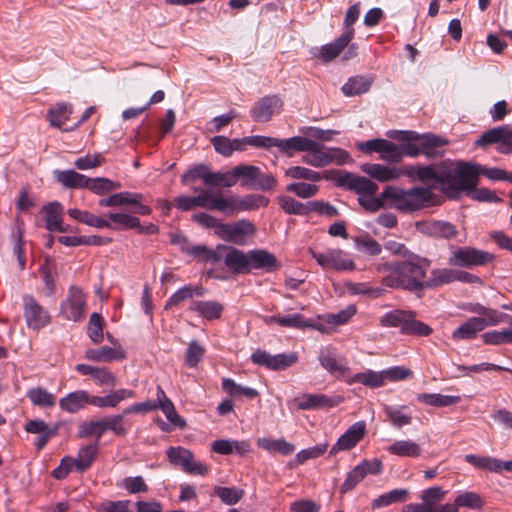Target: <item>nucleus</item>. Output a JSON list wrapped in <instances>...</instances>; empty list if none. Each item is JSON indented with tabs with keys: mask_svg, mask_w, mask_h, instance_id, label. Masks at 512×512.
Returning <instances> with one entry per match:
<instances>
[{
	"mask_svg": "<svg viewBox=\"0 0 512 512\" xmlns=\"http://www.w3.org/2000/svg\"><path fill=\"white\" fill-rule=\"evenodd\" d=\"M251 359L255 364L269 369L283 370L294 365L298 361V356L296 353L271 355L266 351L257 350L252 354Z\"/></svg>",
	"mask_w": 512,
	"mask_h": 512,
	"instance_id": "9b49d317",
	"label": "nucleus"
},
{
	"mask_svg": "<svg viewBox=\"0 0 512 512\" xmlns=\"http://www.w3.org/2000/svg\"><path fill=\"white\" fill-rule=\"evenodd\" d=\"M108 218L112 223L111 229L114 230H128L140 227L139 218L126 213H109Z\"/></svg>",
	"mask_w": 512,
	"mask_h": 512,
	"instance_id": "79ce46f5",
	"label": "nucleus"
},
{
	"mask_svg": "<svg viewBox=\"0 0 512 512\" xmlns=\"http://www.w3.org/2000/svg\"><path fill=\"white\" fill-rule=\"evenodd\" d=\"M351 41L352 39L349 36L341 34L333 42L323 45L315 54V57L328 63L337 58L347 47V50L344 52L343 59H352L357 55V48L354 44L349 45Z\"/></svg>",
	"mask_w": 512,
	"mask_h": 512,
	"instance_id": "9d476101",
	"label": "nucleus"
},
{
	"mask_svg": "<svg viewBox=\"0 0 512 512\" xmlns=\"http://www.w3.org/2000/svg\"><path fill=\"white\" fill-rule=\"evenodd\" d=\"M280 264L276 256L267 250L254 249L249 251V273L252 270L276 271Z\"/></svg>",
	"mask_w": 512,
	"mask_h": 512,
	"instance_id": "aec40b11",
	"label": "nucleus"
},
{
	"mask_svg": "<svg viewBox=\"0 0 512 512\" xmlns=\"http://www.w3.org/2000/svg\"><path fill=\"white\" fill-rule=\"evenodd\" d=\"M45 227L50 232H67L68 228L62 223V206L59 202H51L43 207Z\"/></svg>",
	"mask_w": 512,
	"mask_h": 512,
	"instance_id": "393cba45",
	"label": "nucleus"
},
{
	"mask_svg": "<svg viewBox=\"0 0 512 512\" xmlns=\"http://www.w3.org/2000/svg\"><path fill=\"white\" fill-rule=\"evenodd\" d=\"M396 139L401 141L402 156L417 157L424 154L427 158H437L443 155L439 148L448 142L434 134H418L414 131H395Z\"/></svg>",
	"mask_w": 512,
	"mask_h": 512,
	"instance_id": "20e7f679",
	"label": "nucleus"
},
{
	"mask_svg": "<svg viewBox=\"0 0 512 512\" xmlns=\"http://www.w3.org/2000/svg\"><path fill=\"white\" fill-rule=\"evenodd\" d=\"M56 179L64 187L69 189L87 188L89 178L74 170H64L57 172Z\"/></svg>",
	"mask_w": 512,
	"mask_h": 512,
	"instance_id": "72a5a7b5",
	"label": "nucleus"
},
{
	"mask_svg": "<svg viewBox=\"0 0 512 512\" xmlns=\"http://www.w3.org/2000/svg\"><path fill=\"white\" fill-rule=\"evenodd\" d=\"M351 382L361 383L371 388L382 387L385 384L383 371L375 372L366 370L364 372L356 373L352 376Z\"/></svg>",
	"mask_w": 512,
	"mask_h": 512,
	"instance_id": "58836bf2",
	"label": "nucleus"
},
{
	"mask_svg": "<svg viewBox=\"0 0 512 512\" xmlns=\"http://www.w3.org/2000/svg\"><path fill=\"white\" fill-rule=\"evenodd\" d=\"M237 180L243 179L242 185H249L252 187V183L256 181L259 176V167L254 165L240 164L234 167Z\"/></svg>",
	"mask_w": 512,
	"mask_h": 512,
	"instance_id": "338daca9",
	"label": "nucleus"
},
{
	"mask_svg": "<svg viewBox=\"0 0 512 512\" xmlns=\"http://www.w3.org/2000/svg\"><path fill=\"white\" fill-rule=\"evenodd\" d=\"M294 401L300 410H317L336 407L344 401V397L340 395L327 396L325 394L305 393Z\"/></svg>",
	"mask_w": 512,
	"mask_h": 512,
	"instance_id": "f8f14e48",
	"label": "nucleus"
},
{
	"mask_svg": "<svg viewBox=\"0 0 512 512\" xmlns=\"http://www.w3.org/2000/svg\"><path fill=\"white\" fill-rule=\"evenodd\" d=\"M410 311L395 309L384 314L380 319V325L383 327H400L401 332L409 317Z\"/></svg>",
	"mask_w": 512,
	"mask_h": 512,
	"instance_id": "603ef678",
	"label": "nucleus"
},
{
	"mask_svg": "<svg viewBox=\"0 0 512 512\" xmlns=\"http://www.w3.org/2000/svg\"><path fill=\"white\" fill-rule=\"evenodd\" d=\"M432 329L425 323L415 319V314L410 311L409 317L406 320L402 334L415 335V336H428Z\"/></svg>",
	"mask_w": 512,
	"mask_h": 512,
	"instance_id": "5fc2aeb1",
	"label": "nucleus"
},
{
	"mask_svg": "<svg viewBox=\"0 0 512 512\" xmlns=\"http://www.w3.org/2000/svg\"><path fill=\"white\" fill-rule=\"evenodd\" d=\"M407 409V406H401L398 408L392 406L384 407L385 414L389 418L390 422L396 427H402L411 423L412 416L404 412Z\"/></svg>",
	"mask_w": 512,
	"mask_h": 512,
	"instance_id": "6e6d98bb",
	"label": "nucleus"
},
{
	"mask_svg": "<svg viewBox=\"0 0 512 512\" xmlns=\"http://www.w3.org/2000/svg\"><path fill=\"white\" fill-rule=\"evenodd\" d=\"M278 204L287 214L301 216L308 215V202L302 203L290 196L283 195L278 197Z\"/></svg>",
	"mask_w": 512,
	"mask_h": 512,
	"instance_id": "8fccbe9b",
	"label": "nucleus"
},
{
	"mask_svg": "<svg viewBox=\"0 0 512 512\" xmlns=\"http://www.w3.org/2000/svg\"><path fill=\"white\" fill-rule=\"evenodd\" d=\"M60 312L67 320L80 322L86 315V298L79 287L72 286L66 299L61 303Z\"/></svg>",
	"mask_w": 512,
	"mask_h": 512,
	"instance_id": "6e6552de",
	"label": "nucleus"
},
{
	"mask_svg": "<svg viewBox=\"0 0 512 512\" xmlns=\"http://www.w3.org/2000/svg\"><path fill=\"white\" fill-rule=\"evenodd\" d=\"M374 194L361 195L358 197V203L368 212H377L382 208H387L386 200L382 197H373Z\"/></svg>",
	"mask_w": 512,
	"mask_h": 512,
	"instance_id": "774afa93",
	"label": "nucleus"
},
{
	"mask_svg": "<svg viewBox=\"0 0 512 512\" xmlns=\"http://www.w3.org/2000/svg\"><path fill=\"white\" fill-rule=\"evenodd\" d=\"M140 197L136 193L120 192L110 195L108 198L99 200V205L102 207H117L127 203H135Z\"/></svg>",
	"mask_w": 512,
	"mask_h": 512,
	"instance_id": "864d4df0",
	"label": "nucleus"
},
{
	"mask_svg": "<svg viewBox=\"0 0 512 512\" xmlns=\"http://www.w3.org/2000/svg\"><path fill=\"white\" fill-rule=\"evenodd\" d=\"M431 263L428 258L409 254L403 261L380 264L377 271L385 274L382 281L385 286L414 292L426 289V276Z\"/></svg>",
	"mask_w": 512,
	"mask_h": 512,
	"instance_id": "f03ea898",
	"label": "nucleus"
},
{
	"mask_svg": "<svg viewBox=\"0 0 512 512\" xmlns=\"http://www.w3.org/2000/svg\"><path fill=\"white\" fill-rule=\"evenodd\" d=\"M362 171L379 182L396 180L402 176V170L396 167H387L381 164H364Z\"/></svg>",
	"mask_w": 512,
	"mask_h": 512,
	"instance_id": "a878e982",
	"label": "nucleus"
},
{
	"mask_svg": "<svg viewBox=\"0 0 512 512\" xmlns=\"http://www.w3.org/2000/svg\"><path fill=\"white\" fill-rule=\"evenodd\" d=\"M121 187L119 182H114L108 178H89L87 189L97 195H104Z\"/></svg>",
	"mask_w": 512,
	"mask_h": 512,
	"instance_id": "3c124183",
	"label": "nucleus"
},
{
	"mask_svg": "<svg viewBox=\"0 0 512 512\" xmlns=\"http://www.w3.org/2000/svg\"><path fill=\"white\" fill-rule=\"evenodd\" d=\"M72 113V105L68 103H59L48 111V118L51 126L61 128L69 119Z\"/></svg>",
	"mask_w": 512,
	"mask_h": 512,
	"instance_id": "ea45409f",
	"label": "nucleus"
},
{
	"mask_svg": "<svg viewBox=\"0 0 512 512\" xmlns=\"http://www.w3.org/2000/svg\"><path fill=\"white\" fill-rule=\"evenodd\" d=\"M222 388L230 396L243 395L247 398L253 399L258 395V392L255 389L238 385L232 379H229V378L223 379Z\"/></svg>",
	"mask_w": 512,
	"mask_h": 512,
	"instance_id": "052dcab7",
	"label": "nucleus"
},
{
	"mask_svg": "<svg viewBox=\"0 0 512 512\" xmlns=\"http://www.w3.org/2000/svg\"><path fill=\"white\" fill-rule=\"evenodd\" d=\"M205 289L200 285H186L177 290L166 302L164 309L168 310L179 306L182 302L192 299L193 297H202Z\"/></svg>",
	"mask_w": 512,
	"mask_h": 512,
	"instance_id": "c756f323",
	"label": "nucleus"
},
{
	"mask_svg": "<svg viewBox=\"0 0 512 512\" xmlns=\"http://www.w3.org/2000/svg\"><path fill=\"white\" fill-rule=\"evenodd\" d=\"M226 267L235 274L249 273V251L244 252L238 248L227 246L223 249V258Z\"/></svg>",
	"mask_w": 512,
	"mask_h": 512,
	"instance_id": "6ab92c4d",
	"label": "nucleus"
},
{
	"mask_svg": "<svg viewBox=\"0 0 512 512\" xmlns=\"http://www.w3.org/2000/svg\"><path fill=\"white\" fill-rule=\"evenodd\" d=\"M312 258L324 269H333L336 271H352L356 265L342 249L331 248L325 252H316L310 250Z\"/></svg>",
	"mask_w": 512,
	"mask_h": 512,
	"instance_id": "0eeeda50",
	"label": "nucleus"
},
{
	"mask_svg": "<svg viewBox=\"0 0 512 512\" xmlns=\"http://www.w3.org/2000/svg\"><path fill=\"white\" fill-rule=\"evenodd\" d=\"M86 405H90V394L85 390H76L59 400L60 408L71 414L78 412Z\"/></svg>",
	"mask_w": 512,
	"mask_h": 512,
	"instance_id": "4be33fe9",
	"label": "nucleus"
},
{
	"mask_svg": "<svg viewBox=\"0 0 512 512\" xmlns=\"http://www.w3.org/2000/svg\"><path fill=\"white\" fill-rule=\"evenodd\" d=\"M366 434V423L358 421L352 424L337 442L331 447L330 454L336 455L339 451H347L354 448Z\"/></svg>",
	"mask_w": 512,
	"mask_h": 512,
	"instance_id": "4468645a",
	"label": "nucleus"
},
{
	"mask_svg": "<svg viewBox=\"0 0 512 512\" xmlns=\"http://www.w3.org/2000/svg\"><path fill=\"white\" fill-rule=\"evenodd\" d=\"M24 317L29 328L40 329L50 323L49 313L32 296H24Z\"/></svg>",
	"mask_w": 512,
	"mask_h": 512,
	"instance_id": "2eb2a0df",
	"label": "nucleus"
},
{
	"mask_svg": "<svg viewBox=\"0 0 512 512\" xmlns=\"http://www.w3.org/2000/svg\"><path fill=\"white\" fill-rule=\"evenodd\" d=\"M254 232V225L244 219L231 224L221 223V225H218L217 230H214L215 235L220 239L237 245L245 244L246 238L253 235Z\"/></svg>",
	"mask_w": 512,
	"mask_h": 512,
	"instance_id": "1a4fd4ad",
	"label": "nucleus"
},
{
	"mask_svg": "<svg viewBox=\"0 0 512 512\" xmlns=\"http://www.w3.org/2000/svg\"><path fill=\"white\" fill-rule=\"evenodd\" d=\"M416 230L423 235L433 238L452 239L457 236L456 227L446 221L429 220L416 223Z\"/></svg>",
	"mask_w": 512,
	"mask_h": 512,
	"instance_id": "dca6fc26",
	"label": "nucleus"
},
{
	"mask_svg": "<svg viewBox=\"0 0 512 512\" xmlns=\"http://www.w3.org/2000/svg\"><path fill=\"white\" fill-rule=\"evenodd\" d=\"M285 176L292 179H303L312 182H318L321 180L319 172L303 166H292L286 169Z\"/></svg>",
	"mask_w": 512,
	"mask_h": 512,
	"instance_id": "bf43d9fd",
	"label": "nucleus"
},
{
	"mask_svg": "<svg viewBox=\"0 0 512 512\" xmlns=\"http://www.w3.org/2000/svg\"><path fill=\"white\" fill-rule=\"evenodd\" d=\"M488 326V322L483 317H471L460 325L452 333V339L455 341L474 339L476 335Z\"/></svg>",
	"mask_w": 512,
	"mask_h": 512,
	"instance_id": "412c9836",
	"label": "nucleus"
},
{
	"mask_svg": "<svg viewBox=\"0 0 512 512\" xmlns=\"http://www.w3.org/2000/svg\"><path fill=\"white\" fill-rule=\"evenodd\" d=\"M214 492L226 505H234L244 496V490L236 487L216 486Z\"/></svg>",
	"mask_w": 512,
	"mask_h": 512,
	"instance_id": "13d9d810",
	"label": "nucleus"
},
{
	"mask_svg": "<svg viewBox=\"0 0 512 512\" xmlns=\"http://www.w3.org/2000/svg\"><path fill=\"white\" fill-rule=\"evenodd\" d=\"M286 191L294 193L300 198L308 199L315 196L319 187L315 184H308L304 182L291 183L286 187Z\"/></svg>",
	"mask_w": 512,
	"mask_h": 512,
	"instance_id": "69168bd1",
	"label": "nucleus"
},
{
	"mask_svg": "<svg viewBox=\"0 0 512 512\" xmlns=\"http://www.w3.org/2000/svg\"><path fill=\"white\" fill-rule=\"evenodd\" d=\"M258 446L270 452H279L282 455H290L295 450L294 445L284 439L261 438L258 440Z\"/></svg>",
	"mask_w": 512,
	"mask_h": 512,
	"instance_id": "a18cd8bd",
	"label": "nucleus"
},
{
	"mask_svg": "<svg viewBox=\"0 0 512 512\" xmlns=\"http://www.w3.org/2000/svg\"><path fill=\"white\" fill-rule=\"evenodd\" d=\"M495 255L471 246H451L448 264L455 267L472 268L492 263Z\"/></svg>",
	"mask_w": 512,
	"mask_h": 512,
	"instance_id": "423d86ee",
	"label": "nucleus"
},
{
	"mask_svg": "<svg viewBox=\"0 0 512 512\" xmlns=\"http://www.w3.org/2000/svg\"><path fill=\"white\" fill-rule=\"evenodd\" d=\"M391 455L417 458L421 455L420 445L412 440H397L387 447Z\"/></svg>",
	"mask_w": 512,
	"mask_h": 512,
	"instance_id": "473e14b6",
	"label": "nucleus"
},
{
	"mask_svg": "<svg viewBox=\"0 0 512 512\" xmlns=\"http://www.w3.org/2000/svg\"><path fill=\"white\" fill-rule=\"evenodd\" d=\"M475 168L466 162L421 166L418 180L440 185L441 191L450 199H457L464 191H473L477 185Z\"/></svg>",
	"mask_w": 512,
	"mask_h": 512,
	"instance_id": "f257e3e1",
	"label": "nucleus"
},
{
	"mask_svg": "<svg viewBox=\"0 0 512 512\" xmlns=\"http://www.w3.org/2000/svg\"><path fill=\"white\" fill-rule=\"evenodd\" d=\"M338 185L355 191L359 196L375 194L378 190V185L370 179L363 176H356L349 172H345L339 176Z\"/></svg>",
	"mask_w": 512,
	"mask_h": 512,
	"instance_id": "a211bd4d",
	"label": "nucleus"
},
{
	"mask_svg": "<svg viewBox=\"0 0 512 512\" xmlns=\"http://www.w3.org/2000/svg\"><path fill=\"white\" fill-rule=\"evenodd\" d=\"M495 143L502 144V147L499 149L501 153H512L511 129L507 126H500L489 129L483 133L475 142L477 146L481 147Z\"/></svg>",
	"mask_w": 512,
	"mask_h": 512,
	"instance_id": "ddd939ff",
	"label": "nucleus"
},
{
	"mask_svg": "<svg viewBox=\"0 0 512 512\" xmlns=\"http://www.w3.org/2000/svg\"><path fill=\"white\" fill-rule=\"evenodd\" d=\"M430 187L415 186L404 189L398 186H386L382 191V197L386 200L387 208L395 209L404 214L428 208L435 204V195Z\"/></svg>",
	"mask_w": 512,
	"mask_h": 512,
	"instance_id": "7ed1b4c3",
	"label": "nucleus"
},
{
	"mask_svg": "<svg viewBox=\"0 0 512 512\" xmlns=\"http://www.w3.org/2000/svg\"><path fill=\"white\" fill-rule=\"evenodd\" d=\"M208 209L232 214L238 210V201L234 197L224 198L220 196H214V194L210 191Z\"/></svg>",
	"mask_w": 512,
	"mask_h": 512,
	"instance_id": "09e8293b",
	"label": "nucleus"
},
{
	"mask_svg": "<svg viewBox=\"0 0 512 512\" xmlns=\"http://www.w3.org/2000/svg\"><path fill=\"white\" fill-rule=\"evenodd\" d=\"M350 154L337 147L325 148L320 143L314 141L311 149L302 157V161L313 167H325L330 164L343 165L350 161Z\"/></svg>",
	"mask_w": 512,
	"mask_h": 512,
	"instance_id": "39448f33",
	"label": "nucleus"
},
{
	"mask_svg": "<svg viewBox=\"0 0 512 512\" xmlns=\"http://www.w3.org/2000/svg\"><path fill=\"white\" fill-rule=\"evenodd\" d=\"M355 247L358 251L370 256L379 255L382 252V246L368 234H362L354 238Z\"/></svg>",
	"mask_w": 512,
	"mask_h": 512,
	"instance_id": "c03bdc74",
	"label": "nucleus"
},
{
	"mask_svg": "<svg viewBox=\"0 0 512 512\" xmlns=\"http://www.w3.org/2000/svg\"><path fill=\"white\" fill-rule=\"evenodd\" d=\"M104 424L102 420L97 421H85L80 424L78 429V437L86 438L89 436H96L97 441L104 434Z\"/></svg>",
	"mask_w": 512,
	"mask_h": 512,
	"instance_id": "e2e57ef3",
	"label": "nucleus"
},
{
	"mask_svg": "<svg viewBox=\"0 0 512 512\" xmlns=\"http://www.w3.org/2000/svg\"><path fill=\"white\" fill-rule=\"evenodd\" d=\"M212 451L221 455L237 453L245 455L250 452L251 445L248 441H237L228 439H219L212 443Z\"/></svg>",
	"mask_w": 512,
	"mask_h": 512,
	"instance_id": "bb28decb",
	"label": "nucleus"
},
{
	"mask_svg": "<svg viewBox=\"0 0 512 512\" xmlns=\"http://www.w3.org/2000/svg\"><path fill=\"white\" fill-rule=\"evenodd\" d=\"M319 362L321 366L331 374L343 375L347 369L329 350L320 352Z\"/></svg>",
	"mask_w": 512,
	"mask_h": 512,
	"instance_id": "4d7b16f0",
	"label": "nucleus"
},
{
	"mask_svg": "<svg viewBox=\"0 0 512 512\" xmlns=\"http://www.w3.org/2000/svg\"><path fill=\"white\" fill-rule=\"evenodd\" d=\"M210 190H199V194L194 197L179 196L174 199V204L177 208L183 211H188L196 207L206 208L209 207Z\"/></svg>",
	"mask_w": 512,
	"mask_h": 512,
	"instance_id": "2f4dec72",
	"label": "nucleus"
},
{
	"mask_svg": "<svg viewBox=\"0 0 512 512\" xmlns=\"http://www.w3.org/2000/svg\"><path fill=\"white\" fill-rule=\"evenodd\" d=\"M465 461L488 472L499 473L502 471V461L493 457L467 454L465 455Z\"/></svg>",
	"mask_w": 512,
	"mask_h": 512,
	"instance_id": "f704fd0d",
	"label": "nucleus"
},
{
	"mask_svg": "<svg viewBox=\"0 0 512 512\" xmlns=\"http://www.w3.org/2000/svg\"><path fill=\"white\" fill-rule=\"evenodd\" d=\"M454 282V269L452 268H438L430 272V277L427 278L426 288H434L443 284Z\"/></svg>",
	"mask_w": 512,
	"mask_h": 512,
	"instance_id": "49530a36",
	"label": "nucleus"
},
{
	"mask_svg": "<svg viewBox=\"0 0 512 512\" xmlns=\"http://www.w3.org/2000/svg\"><path fill=\"white\" fill-rule=\"evenodd\" d=\"M371 82L362 77L355 76L348 79L342 86V92L346 96H355L367 92L370 89Z\"/></svg>",
	"mask_w": 512,
	"mask_h": 512,
	"instance_id": "de8ad7c7",
	"label": "nucleus"
},
{
	"mask_svg": "<svg viewBox=\"0 0 512 512\" xmlns=\"http://www.w3.org/2000/svg\"><path fill=\"white\" fill-rule=\"evenodd\" d=\"M283 102L276 95L262 97L251 109V116L256 122L264 123L281 111Z\"/></svg>",
	"mask_w": 512,
	"mask_h": 512,
	"instance_id": "f3484780",
	"label": "nucleus"
},
{
	"mask_svg": "<svg viewBox=\"0 0 512 512\" xmlns=\"http://www.w3.org/2000/svg\"><path fill=\"white\" fill-rule=\"evenodd\" d=\"M189 310L196 312L202 318L212 321L221 317L224 306L217 301H192L189 305Z\"/></svg>",
	"mask_w": 512,
	"mask_h": 512,
	"instance_id": "b1692460",
	"label": "nucleus"
},
{
	"mask_svg": "<svg viewBox=\"0 0 512 512\" xmlns=\"http://www.w3.org/2000/svg\"><path fill=\"white\" fill-rule=\"evenodd\" d=\"M417 400L434 407H447L459 403L461 397L436 393H421L417 395Z\"/></svg>",
	"mask_w": 512,
	"mask_h": 512,
	"instance_id": "c9c22d12",
	"label": "nucleus"
},
{
	"mask_svg": "<svg viewBox=\"0 0 512 512\" xmlns=\"http://www.w3.org/2000/svg\"><path fill=\"white\" fill-rule=\"evenodd\" d=\"M192 452L183 447H170L167 450L169 461L177 466H181L182 470L187 466L191 459Z\"/></svg>",
	"mask_w": 512,
	"mask_h": 512,
	"instance_id": "0e129e2a",
	"label": "nucleus"
},
{
	"mask_svg": "<svg viewBox=\"0 0 512 512\" xmlns=\"http://www.w3.org/2000/svg\"><path fill=\"white\" fill-rule=\"evenodd\" d=\"M86 359L94 362H112L126 357L125 352L119 347L103 346L98 349H88L85 352Z\"/></svg>",
	"mask_w": 512,
	"mask_h": 512,
	"instance_id": "cd10ccee",
	"label": "nucleus"
},
{
	"mask_svg": "<svg viewBox=\"0 0 512 512\" xmlns=\"http://www.w3.org/2000/svg\"><path fill=\"white\" fill-rule=\"evenodd\" d=\"M134 392L128 389H118L106 396H94L90 395V405L95 407H116L121 401L127 398H132Z\"/></svg>",
	"mask_w": 512,
	"mask_h": 512,
	"instance_id": "7c9ffc66",
	"label": "nucleus"
},
{
	"mask_svg": "<svg viewBox=\"0 0 512 512\" xmlns=\"http://www.w3.org/2000/svg\"><path fill=\"white\" fill-rule=\"evenodd\" d=\"M97 452L98 442L82 447L78 452L77 458L74 459L76 470L79 472L87 470L96 459Z\"/></svg>",
	"mask_w": 512,
	"mask_h": 512,
	"instance_id": "e433bc0d",
	"label": "nucleus"
},
{
	"mask_svg": "<svg viewBox=\"0 0 512 512\" xmlns=\"http://www.w3.org/2000/svg\"><path fill=\"white\" fill-rule=\"evenodd\" d=\"M482 341L486 345H512V329L487 331L481 335Z\"/></svg>",
	"mask_w": 512,
	"mask_h": 512,
	"instance_id": "37998d69",
	"label": "nucleus"
},
{
	"mask_svg": "<svg viewBox=\"0 0 512 512\" xmlns=\"http://www.w3.org/2000/svg\"><path fill=\"white\" fill-rule=\"evenodd\" d=\"M313 145L314 140L310 138L294 136L288 139L277 138L276 147L287 156H292L294 152H307Z\"/></svg>",
	"mask_w": 512,
	"mask_h": 512,
	"instance_id": "5701e85b",
	"label": "nucleus"
},
{
	"mask_svg": "<svg viewBox=\"0 0 512 512\" xmlns=\"http://www.w3.org/2000/svg\"><path fill=\"white\" fill-rule=\"evenodd\" d=\"M400 148L401 144L396 145L384 139L380 152L381 159L389 163H399L403 158Z\"/></svg>",
	"mask_w": 512,
	"mask_h": 512,
	"instance_id": "680f3d73",
	"label": "nucleus"
},
{
	"mask_svg": "<svg viewBox=\"0 0 512 512\" xmlns=\"http://www.w3.org/2000/svg\"><path fill=\"white\" fill-rule=\"evenodd\" d=\"M225 248L226 245L224 244H218L215 249H209L204 245H194L191 246L187 252L199 261L216 264L222 260L223 249Z\"/></svg>",
	"mask_w": 512,
	"mask_h": 512,
	"instance_id": "c85d7f7f",
	"label": "nucleus"
},
{
	"mask_svg": "<svg viewBox=\"0 0 512 512\" xmlns=\"http://www.w3.org/2000/svg\"><path fill=\"white\" fill-rule=\"evenodd\" d=\"M30 401L35 405L42 408H51L55 406V396L41 387L32 388L27 392Z\"/></svg>",
	"mask_w": 512,
	"mask_h": 512,
	"instance_id": "a19ab883",
	"label": "nucleus"
},
{
	"mask_svg": "<svg viewBox=\"0 0 512 512\" xmlns=\"http://www.w3.org/2000/svg\"><path fill=\"white\" fill-rule=\"evenodd\" d=\"M407 489H394L387 493H384L373 500L372 508L378 509L385 506H388L393 503H401L404 502L408 497Z\"/></svg>",
	"mask_w": 512,
	"mask_h": 512,
	"instance_id": "4c0bfd02",
	"label": "nucleus"
}]
</instances>
